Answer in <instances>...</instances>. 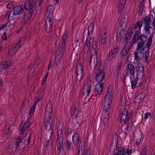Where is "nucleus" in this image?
<instances>
[{
	"label": "nucleus",
	"mask_w": 155,
	"mask_h": 155,
	"mask_svg": "<svg viewBox=\"0 0 155 155\" xmlns=\"http://www.w3.org/2000/svg\"><path fill=\"white\" fill-rule=\"evenodd\" d=\"M52 112V106L51 101H49L46 105L44 117V126L47 131L46 138L48 139L43 143L44 146L45 147L49 145V140L52 136L54 127Z\"/></svg>",
	"instance_id": "1"
},
{
	"label": "nucleus",
	"mask_w": 155,
	"mask_h": 155,
	"mask_svg": "<svg viewBox=\"0 0 155 155\" xmlns=\"http://www.w3.org/2000/svg\"><path fill=\"white\" fill-rule=\"evenodd\" d=\"M23 6L25 10V13L24 15V19L23 21L22 25H25L31 19L33 13L35 10L36 6V1L32 0H25Z\"/></svg>",
	"instance_id": "2"
},
{
	"label": "nucleus",
	"mask_w": 155,
	"mask_h": 155,
	"mask_svg": "<svg viewBox=\"0 0 155 155\" xmlns=\"http://www.w3.org/2000/svg\"><path fill=\"white\" fill-rule=\"evenodd\" d=\"M105 68L104 66L100 64L97 68V71L95 77L96 81L97 82H101L105 78Z\"/></svg>",
	"instance_id": "3"
},
{
	"label": "nucleus",
	"mask_w": 155,
	"mask_h": 155,
	"mask_svg": "<svg viewBox=\"0 0 155 155\" xmlns=\"http://www.w3.org/2000/svg\"><path fill=\"white\" fill-rule=\"evenodd\" d=\"M23 138L19 137L15 139L16 142L15 143V148L14 151L17 149L19 150L20 149L22 150L27 146V143H25V141H23Z\"/></svg>",
	"instance_id": "4"
},
{
	"label": "nucleus",
	"mask_w": 155,
	"mask_h": 155,
	"mask_svg": "<svg viewBox=\"0 0 155 155\" xmlns=\"http://www.w3.org/2000/svg\"><path fill=\"white\" fill-rule=\"evenodd\" d=\"M75 71L76 74V80L80 81L83 75L82 64L81 63L77 64L75 67Z\"/></svg>",
	"instance_id": "5"
},
{
	"label": "nucleus",
	"mask_w": 155,
	"mask_h": 155,
	"mask_svg": "<svg viewBox=\"0 0 155 155\" xmlns=\"http://www.w3.org/2000/svg\"><path fill=\"white\" fill-rule=\"evenodd\" d=\"M119 48V46H117L115 48H114L113 49L109 52L108 56V60H112L116 58L118 52Z\"/></svg>",
	"instance_id": "6"
},
{
	"label": "nucleus",
	"mask_w": 155,
	"mask_h": 155,
	"mask_svg": "<svg viewBox=\"0 0 155 155\" xmlns=\"http://www.w3.org/2000/svg\"><path fill=\"white\" fill-rule=\"evenodd\" d=\"M120 122L122 123L123 121L125 123V121L126 120L128 117V111L125 108H124L120 110Z\"/></svg>",
	"instance_id": "7"
},
{
	"label": "nucleus",
	"mask_w": 155,
	"mask_h": 155,
	"mask_svg": "<svg viewBox=\"0 0 155 155\" xmlns=\"http://www.w3.org/2000/svg\"><path fill=\"white\" fill-rule=\"evenodd\" d=\"M95 86V91L94 93L96 95L101 94L103 91L104 87V84L103 83L98 82Z\"/></svg>",
	"instance_id": "8"
},
{
	"label": "nucleus",
	"mask_w": 155,
	"mask_h": 155,
	"mask_svg": "<svg viewBox=\"0 0 155 155\" xmlns=\"http://www.w3.org/2000/svg\"><path fill=\"white\" fill-rule=\"evenodd\" d=\"M65 42L63 41H61L57 49L56 54L59 53L61 56L62 54H63L64 51L65 50Z\"/></svg>",
	"instance_id": "9"
},
{
	"label": "nucleus",
	"mask_w": 155,
	"mask_h": 155,
	"mask_svg": "<svg viewBox=\"0 0 155 155\" xmlns=\"http://www.w3.org/2000/svg\"><path fill=\"white\" fill-rule=\"evenodd\" d=\"M24 9L21 6L18 5L15 7L13 9V15H20L24 12Z\"/></svg>",
	"instance_id": "10"
},
{
	"label": "nucleus",
	"mask_w": 155,
	"mask_h": 155,
	"mask_svg": "<svg viewBox=\"0 0 155 155\" xmlns=\"http://www.w3.org/2000/svg\"><path fill=\"white\" fill-rule=\"evenodd\" d=\"M22 46L21 42V39H20L19 41L12 47L13 49L10 50V53L12 54H15L18 50Z\"/></svg>",
	"instance_id": "11"
},
{
	"label": "nucleus",
	"mask_w": 155,
	"mask_h": 155,
	"mask_svg": "<svg viewBox=\"0 0 155 155\" xmlns=\"http://www.w3.org/2000/svg\"><path fill=\"white\" fill-rule=\"evenodd\" d=\"M91 83L90 82L88 84H87L85 85L84 86V92L82 93V94L84 96H85L84 92H86L87 93L86 96L84 97L85 99H86V97H88L91 92Z\"/></svg>",
	"instance_id": "12"
},
{
	"label": "nucleus",
	"mask_w": 155,
	"mask_h": 155,
	"mask_svg": "<svg viewBox=\"0 0 155 155\" xmlns=\"http://www.w3.org/2000/svg\"><path fill=\"white\" fill-rule=\"evenodd\" d=\"M64 145L65 147L68 151L73 150L75 145L74 143H73L68 140H66L65 142L64 143Z\"/></svg>",
	"instance_id": "13"
},
{
	"label": "nucleus",
	"mask_w": 155,
	"mask_h": 155,
	"mask_svg": "<svg viewBox=\"0 0 155 155\" xmlns=\"http://www.w3.org/2000/svg\"><path fill=\"white\" fill-rule=\"evenodd\" d=\"M112 98L108 97L107 95L105 96L103 102V105L105 108H107V109H109L110 105L112 101Z\"/></svg>",
	"instance_id": "14"
},
{
	"label": "nucleus",
	"mask_w": 155,
	"mask_h": 155,
	"mask_svg": "<svg viewBox=\"0 0 155 155\" xmlns=\"http://www.w3.org/2000/svg\"><path fill=\"white\" fill-rule=\"evenodd\" d=\"M94 50L95 51L94 54H95V55H94L93 54H91L90 58V66H91V62L92 61V59L93 57H94V68L97 66V51L98 49V47L94 48H93Z\"/></svg>",
	"instance_id": "15"
},
{
	"label": "nucleus",
	"mask_w": 155,
	"mask_h": 155,
	"mask_svg": "<svg viewBox=\"0 0 155 155\" xmlns=\"http://www.w3.org/2000/svg\"><path fill=\"white\" fill-rule=\"evenodd\" d=\"M133 34V30L132 29H128V31L126 32L124 38V42H129Z\"/></svg>",
	"instance_id": "16"
},
{
	"label": "nucleus",
	"mask_w": 155,
	"mask_h": 155,
	"mask_svg": "<svg viewBox=\"0 0 155 155\" xmlns=\"http://www.w3.org/2000/svg\"><path fill=\"white\" fill-rule=\"evenodd\" d=\"M140 33L139 31H136L135 33L133 35L132 41H133V45L135 43H137L140 38Z\"/></svg>",
	"instance_id": "17"
},
{
	"label": "nucleus",
	"mask_w": 155,
	"mask_h": 155,
	"mask_svg": "<svg viewBox=\"0 0 155 155\" xmlns=\"http://www.w3.org/2000/svg\"><path fill=\"white\" fill-rule=\"evenodd\" d=\"M80 135L78 134H74L73 136L72 140L73 143L76 145H78L81 142Z\"/></svg>",
	"instance_id": "18"
},
{
	"label": "nucleus",
	"mask_w": 155,
	"mask_h": 155,
	"mask_svg": "<svg viewBox=\"0 0 155 155\" xmlns=\"http://www.w3.org/2000/svg\"><path fill=\"white\" fill-rule=\"evenodd\" d=\"M14 146L12 144H10L6 148L5 152L9 155L11 154L12 152L14 150V151L15 149H14Z\"/></svg>",
	"instance_id": "19"
},
{
	"label": "nucleus",
	"mask_w": 155,
	"mask_h": 155,
	"mask_svg": "<svg viewBox=\"0 0 155 155\" xmlns=\"http://www.w3.org/2000/svg\"><path fill=\"white\" fill-rule=\"evenodd\" d=\"M127 68L126 71L128 70L130 71V73L132 75H134L135 74V68L134 66L132 64H128L127 65Z\"/></svg>",
	"instance_id": "20"
},
{
	"label": "nucleus",
	"mask_w": 155,
	"mask_h": 155,
	"mask_svg": "<svg viewBox=\"0 0 155 155\" xmlns=\"http://www.w3.org/2000/svg\"><path fill=\"white\" fill-rule=\"evenodd\" d=\"M113 88L112 85H109L107 88V91L105 95H107L108 97L112 98V91Z\"/></svg>",
	"instance_id": "21"
},
{
	"label": "nucleus",
	"mask_w": 155,
	"mask_h": 155,
	"mask_svg": "<svg viewBox=\"0 0 155 155\" xmlns=\"http://www.w3.org/2000/svg\"><path fill=\"white\" fill-rule=\"evenodd\" d=\"M26 122H24V121H21V124L19 126V130L21 131V134H22L24 131L25 130L27 129L26 127Z\"/></svg>",
	"instance_id": "22"
},
{
	"label": "nucleus",
	"mask_w": 155,
	"mask_h": 155,
	"mask_svg": "<svg viewBox=\"0 0 155 155\" xmlns=\"http://www.w3.org/2000/svg\"><path fill=\"white\" fill-rule=\"evenodd\" d=\"M58 55L54 59V64L57 66L58 64L60 63L63 54H62L61 56L59 53H58Z\"/></svg>",
	"instance_id": "23"
},
{
	"label": "nucleus",
	"mask_w": 155,
	"mask_h": 155,
	"mask_svg": "<svg viewBox=\"0 0 155 155\" xmlns=\"http://www.w3.org/2000/svg\"><path fill=\"white\" fill-rule=\"evenodd\" d=\"M128 17L127 13V12H124L122 15L119 23H122V24H123L124 22H127L128 19Z\"/></svg>",
	"instance_id": "24"
},
{
	"label": "nucleus",
	"mask_w": 155,
	"mask_h": 155,
	"mask_svg": "<svg viewBox=\"0 0 155 155\" xmlns=\"http://www.w3.org/2000/svg\"><path fill=\"white\" fill-rule=\"evenodd\" d=\"M85 148L84 146H81L80 145L77 155H85Z\"/></svg>",
	"instance_id": "25"
},
{
	"label": "nucleus",
	"mask_w": 155,
	"mask_h": 155,
	"mask_svg": "<svg viewBox=\"0 0 155 155\" xmlns=\"http://www.w3.org/2000/svg\"><path fill=\"white\" fill-rule=\"evenodd\" d=\"M142 22V24L143 23L144 24V26L150 24V22H152V20L151 19H149L147 16H146L143 17L142 21H141Z\"/></svg>",
	"instance_id": "26"
},
{
	"label": "nucleus",
	"mask_w": 155,
	"mask_h": 155,
	"mask_svg": "<svg viewBox=\"0 0 155 155\" xmlns=\"http://www.w3.org/2000/svg\"><path fill=\"white\" fill-rule=\"evenodd\" d=\"M142 26V22L141 21H138L133 25L132 26L134 30L136 28H139V31H140L141 28Z\"/></svg>",
	"instance_id": "27"
},
{
	"label": "nucleus",
	"mask_w": 155,
	"mask_h": 155,
	"mask_svg": "<svg viewBox=\"0 0 155 155\" xmlns=\"http://www.w3.org/2000/svg\"><path fill=\"white\" fill-rule=\"evenodd\" d=\"M127 0H120L119 4L118 6V9L119 12L121 11L122 9L124 8V5L126 3Z\"/></svg>",
	"instance_id": "28"
},
{
	"label": "nucleus",
	"mask_w": 155,
	"mask_h": 155,
	"mask_svg": "<svg viewBox=\"0 0 155 155\" xmlns=\"http://www.w3.org/2000/svg\"><path fill=\"white\" fill-rule=\"evenodd\" d=\"M144 0H142V2L140 3V8L139 10V15H141L143 12V9L144 7V5L143 2H144Z\"/></svg>",
	"instance_id": "29"
},
{
	"label": "nucleus",
	"mask_w": 155,
	"mask_h": 155,
	"mask_svg": "<svg viewBox=\"0 0 155 155\" xmlns=\"http://www.w3.org/2000/svg\"><path fill=\"white\" fill-rule=\"evenodd\" d=\"M36 104L37 103L34 102V104L32 105V107L31 108L30 110V112L28 115L30 117L34 115Z\"/></svg>",
	"instance_id": "30"
},
{
	"label": "nucleus",
	"mask_w": 155,
	"mask_h": 155,
	"mask_svg": "<svg viewBox=\"0 0 155 155\" xmlns=\"http://www.w3.org/2000/svg\"><path fill=\"white\" fill-rule=\"evenodd\" d=\"M145 96V95L143 94H140L137 96L135 100H136L137 102L139 103L144 99Z\"/></svg>",
	"instance_id": "31"
},
{
	"label": "nucleus",
	"mask_w": 155,
	"mask_h": 155,
	"mask_svg": "<svg viewBox=\"0 0 155 155\" xmlns=\"http://www.w3.org/2000/svg\"><path fill=\"white\" fill-rule=\"evenodd\" d=\"M125 33V31H122L121 30L118 34H117V41L119 42H120L121 40V38L124 37V35Z\"/></svg>",
	"instance_id": "32"
},
{
	"label": "nucleus",
	"mask_w": 155,
	"mask_h": 155,
	"mask_svg": "<svg viewBox=\"0 0 155 155\" xmlns=\"http://www.w3.org/2000/svg\"><path fill=\"white\" fill-rule=\"evenodd\" d=\"M11 63L9 61L3 62L2 64V68L3 69H7L10 66Z\"/></svg>",
	"instance_id": "33"
},
{
	"label": "nucleus",
	"mask_w": 155,
	"mask_h": 155,
	"mask_svg": "<svg viewBox=\"0 0 155 155\" xmlns=\"http://www.w3.org/2000/svg\"><path fill=\"white\" fill-rule=\"evenodd\" d=\"M138 80V77H136V78L134 80L131 81V85L132 89H134L136 87Z\"/></svg>",
	"instance_id": "34"
},
{
	"label": "nucleus",
	"mask_w": 155,
	"mask_h": 155,
	"mask_svg": "<svg viewBox=\"0 0 155 155\" xmlns=\"http://www.w3.org/2000/svg\"><path fill=\"white\" fill-rule=\"evenodd\" d=\"M45 25L46 26V31L47 33H50L52 31L53 26H50L49 25H48V22L46 21L45 23Z\"/></svg>",
	"instance_id": "35"
},
{
	"label": "nucleus",
	"mask_w": 155,
	"mask_h": 155,
	"mask_svg": "<svg viewBox=\"0 0 155 155\" xmlns=\"http://www.w3.org/2000/svg\"><path fill=\"white\" fill-rule=\"evenodd\" d=\"M107 37L106 35L104 36V35H101V42L103 45H105L106 44L107 41Z\"/></svg>",
	"instance_id": "36"
},
{
	"label": "nucleus",
	"mask_w": 155,
	"mask_h": 155,
	"mask_svg": "<svg viewBox=\"0 0 155 155\" xmlns=\"http://www.w3.org/2000/svg\"><path fill=\"white\" fill-rule=\"evenodd\" d=\"M144 69H143V67H142V70L141 71H139L137 72V77H138V79L139 78L141 77L142 78H143L144 76Z\"/></svg>",
	"instance_id": "37"
},
{
	"label": "nucleus",
	"mask_w": 155,
	"mask_h": 155,
	"mask_svg": "<svg viewBox=\"0 0 155 155\" xmlns=\"http://www.w3.org/2000/svg\"><path fill=\"white\" fill-rule=\"evenodd\" d=\"M94 31V24L92 23L90 24L87 28V31L90 32L91 34L93 35Z\"/></svg>",
	"instance_id": "38"
},
{
	"label": "nucleus",
	"mask_w": 155,
	"mask_h": 155,
	"mask_svg": "<svg viewBox=\"0 0 155 155\" xmlns=\"http://www.w3.org/2000/svg\"><path fill=\"white\" fill-rule=\"evenodd\" d=\"M127 22H124L123 24H122V23H119V25H120V27L121 28V30L122 31H124V30L126 29L127 27Z\"/></svg>",
	"instance_id": "39"
},
{
	"label": "nucleus",
	"mask_w": 155,
	"mask_h": 155,
	"mask_svg": "<svg viewBox=\"0 0 155 155\" xmlns=\"http://www.w3.org/2000/svg\"><path fill=\"white\" fill-rule=\"evenodd\" d=\"M127 22H124L123 24H122V23H119V25H120V27L121 28V30L122 31H124V30L126 29L127 27Z\"/></svg>",
	"instance_id": "40"
},
{
	"label": "nucleus",
	"mask_w": 155,
	"mask_h": 155,
	"mask_svg": "<svg viewBox=\"0 0 155 155\" xmlns=\"http://www.w3.org/2000/svg\"><path fill=\"white\" fill-rule=\"evenodd\" d=\"M53 12H46V16L47 17V19H52Z\"/></svg>",
	"instance_id": "41"
},
{
	"label": "nucleus",
	"mask_w": 155,
	"mask_h": 155,
	"mask_svg": "<svg viewBox=\"0 0 155 155\" xmlns=\"http://www.w3.org/2000/svg\"><path fill=\"white\" fill-rule=\"evenodd\" d=\"M124 150H125V148L122 147H119L118 146V149L116 152L118 151L120 155H122L124 152Z\"/></svg>",
	"instance_id": "42"
},
{
	"label": "nucleus",
	"mask_w": 155,
	"mask_h": 155,
	"mask_svg": "<svg viewBox=\"0 0 155 155\" xmlns=\"http://www.w3.org/2000/svg\"><path fill=\"white\" fill-rule=\"evenodd\" d=\"M147 148L146 146L143 147L140 152V155H146Z\"/></svg>",
	"instance_id": "43"
},
{
	"label": "nucleus",
	"mask_w": 155,
	"mask_h": 155,
	"mask_svg": "<svg viewBox=\"0 0 155 155\" xmlns=\"http://www.w3.org/2000/svg\"><path fill=\"white\" fill-rule=\"evenodd\" d=\"M54 6L52 5H48V8L47 9L46 12H54Z\"/></svg>",
	"instance_id": "44"
},
{
	"label": "nucleus",
	"mask_w": 155,
	"mask_h": 155,
	"mask_svg": "<svg viewBox=\"0 0 155 155\" xmlns=\"http://www.w3.org/2000/svg\"><path fill=\"white\" fill-rule=\"evenodd\" d=\"M57 142L58 143H63V137L62 136H60L59 135H58Z\"/></svg>",
	"instance_id": "45"
},
{
	"label": "nucleus",
	"mask_w": 155,
	"mask_h": 155,
	"mask_svg": "<svg viewBox=\"0 0 155 155\" xmlns=\"http://www.w3.org/2000/svg\"><path fill=\"white\" fill-rule=\"evenodd\" d=\"M75 114V117L77 118L78 115V111L76 106L74 107V112L73 115Z\"/></svg>",
	"instance_id": "46"
},
{
	"label": "nucleus",
	"mask_w": 155,
	"mask_h": 155,
	"mask_svg": "<svg viewBox=\"0 0 155 155\" xmlns=\"http://www.w3.org/2000/svg\"><path fill=\"white\" fill-rule=\"evenodd\" d=\"M127 54L126 53V52L123 50V49H122V51L121 52L120 54V56L121 59H123L126 57Z\"/></svg>",
	"instance_id": "47"
},
{
	"label": "nucleus",
	"mask_w": 155,
	"mask_h": 155,
	"mask_svg": "<svg viewBox=\"0 0 155 155\" xmlns=\"http://www.w3.org/2000/svg\"><path fill=\"white\" fill-rule=\"evenodd\" d=\"M145 43L143 41H140L139 43H138L137 49H141L142 47H143V45H144Z\"/></svg>",
	"instance_id": "48"
},
{
	"label": "nucleus",
	"mask_w": 155,
	"mask_h": 155,
	"mask_svg": "<svg viewBox=\"0 0 155 155\" xmlns=\"http://www.w3.org/2000/svg\"><path fill=\"white\" fill-rule=\"evenodd\" d=\"M122 66V61H121V62L118 64L117 66V69L116 70V71H117V74H119V71L120 70L121 67Z\"/></svg>",
	"instance_id": "49"
},
{
	"label": "nucleus",
	"mask_w": 155,
	"mask_h": 155,
	"mask_svg": "<svg viewBox=\"0 0 155 155\" xmlns=\"http://www.w3.org/2000/svg\"><path fill=\"white\" fill-rule=\"evenodd\" d=\"M47 21V22L48 21V25H49L50 26H52L53 24V19H47L46 20V21Z\"/></svg>",
	"instance_id": "50"
},
{
	"label": "nucleus",
	"mask_w": 155,
	"mask_h": 155,
	"mask_svg": "<svg viewBox=\"0 0 155 155\" xmlns=\"http://www.w3.org/2000/svg\"><path fill=\"white\" fill-rule=\"evenodd\" d=\"M144 30L145 31V33L146 35H149L150 34V30L147 28V26H144Z\"/></svg>",
	"instance_id": "51"
},
{
	"label": "nucleus",
	"mask_w": 155,
	"mask_h": 155,
	"mask_svg": "<svg viewBox=\"0 0 155 155\" xmlns=\"http://www.w3.org/2000/svg\"><path fill=\"white\" fill-rule=\"evenodd\" d=\"M134 59L137 61L138 62L139 61V56L137 54L138 52L137 51H134Z\"/></svg>",
	"instance_id": "52"
},
{
	"label": "nucleus",
	"mask_w": 155,
	"mask_h": 155,
	"mask_svg": "<svg viewBox=\"0 0 155 155\" xmlns=\"http://www.w3.org/2000/svg\"><path fill=\"white\" fill-rule=\"evenodd\" d=\"M109 114H104L103 116V119L104 121H107L109 118Z\"/></svg>",
	"instance_id": "53"
},
{
	"label": "nucleus",
	"mask_w": 155,
	"mask_h": 155,
	"mask_svg": "<svg viewBox=\"0 0 155 155\" xmlns=\"http://www.w3.org/2000/svg\"><path fill=\"white\" fill-rule=\"evenodd\" d=\"M132 115V114H128V117H127V118L126 119V120H125V125L126 124H127L129 122V120L131 119V118H132V117H131Z\"/></svg>",
	"instance_id": "54"
},
{
	"label": "nucleus",
	"mask_w": 155,
	"mask_h": 155,
	"mask_svg": "<svg viewBox=\"0 0 155 155\" xmlns=\"http://www.w3.org/2000/svg\"><path fill=\"white\" fill-rule=\"evenodd\" d=\"M31 134L32 133H30L29 134V136L27 140V139H26L24 140L25 143H27V146L28 145L30 141H31L30 138L31 135Z\"/></svg>",
	"instance_id": "55"
},
{
	"label": "nucleus",
	"mask_w": 155,
	"mask_h": 155,
	"mask_svg": "<svg viewBox=\"0 0 155 155\" xmlns=\"http://www.w3.org/2000/svg\"><path fill=\"white\" fill-rule=\"evenodd\" d=\"M48 75V72H47V74H46L45 77L43 78V80L42 81L41 84L42 85H44V84H45V82L46 81V80L47 79V78Z\"/></svg>",
	"instance_id": "56"
},
{
	"label": "nucleus",
	"mask_w": 155,
	"mask_h": 155,
	"mask_svg": "<svg viewBox=\"0 0 155 155\" xmlns=\"http://www.w3.org/2000/svg\"><path fill=\"white\" fill-rule=\"evenodd\" d=\"M132 44H133V41H131L129 42H126V44L125 45H127V48H129V49H130L132 47Z\"/></svg>",
	"instance_id": "57"
},
{
	"label": "nucleus",
	"mask_w": 155,
	"mask_h": 155,
	"mask_svg": "<svg viewBox=\"0 0 155 155\" xmlns=\"http://www.w3.org/2000/svg\"><path fill=\"white\" fill-rule=\"evenodd\" d=\"M132 44H133V41H131L129 42H126V44L125 45H127V48H129V49H130L132 47Z\"/></svg>",
	"instance_id": "58"
},
{
	"label": "nucleus",
	"mask_w": 155,
	"mask_h": 155,
	"mask_svg": "<svg viewBox=\"0 0 155 155\" xmlns=\"http://www.w3.org/2000/svg\"><path fill=\"white\" fill-rule=\"evenodd\" d=\"M127 45H125L123 48V50L126 52V53L127 54V53H128L129 51V48H127Z\"/></svg>",
	"instance_id": "59"
},
{
	"label": "nucleus",
	"mask_w": 155,
	"mask_h": 155,
	"mask_svg": "<svg viewBox=\"0 0 155 155\" xmlns=\"http://www.w3.org/2000/svg\"><path fill=\"white\" fill-rule=\"evenodd\" d=\"M59 145H57V149H61L62 150H64V147L63 143H58Z\"/></svg>",
	"instance_id": "60"
},
{
	"label": "nucleus",
	"mask_w": 155,
	"mask_h": 155,
	"mask_svg": "<svg viewBox=\"0 0 155 155\" xmlns=\"http://www.w3.org/2000/svg\"><path fill=\"white\" fill-rule=\"evenodd\" d=\"M10 129V127L9 126H6L5 128V130H4L5 132L6 131V130H8L9 132H6L5 133V134L6 135H9L10 134L11 132H9V130Z\"/></svg>",
	"instance_id": "61"
},
{
	"label": "nucleus",
	"mask_w": 155,
	"mask_h": 155,
	"mask_svg": "<svg viewBox=\"0 0 155 155\" xmlns=\"http://www.w3.org/2000/svg\"><path fill=\"white\" fill-rule=\"evenodd\" d=\"M91 43L89 40H88L87 39L85 42V46L86 47H90V46Z\"/></svg>",
	"instance_id": "62"
},
{
	"label": "nucleus",
	"mask_w": 155,
	"mask_h": 155,
	"mask_svg": "<svg viewBox=\"0 0 155 155\" xmlns=\"http://www.w3.org/2000/svg\"><path fill=\"white\" fill-rule=\"evenodd\" d=\"M132 150H129L128 149H126L125 151V154H123L122 155H129L131 153Z\"/></svg>",
	"instance_id": "63"
},
{
	"label": "nucleus",
	"mask_w": 155,
	"mask_h": 155,
	"mask_svg": "<svg viewBox=\"0 0 155 155\" xmlns=\"http://www.w3.org/2000/svg\"><path fill=\"white\" fill-rule=\"evenodd\" d=\"M148 38V37L143 34H142L140 35V39L141 41H142L145 38Z\"/></svg>",
	"instance_id": "64"
}]
</instances>
